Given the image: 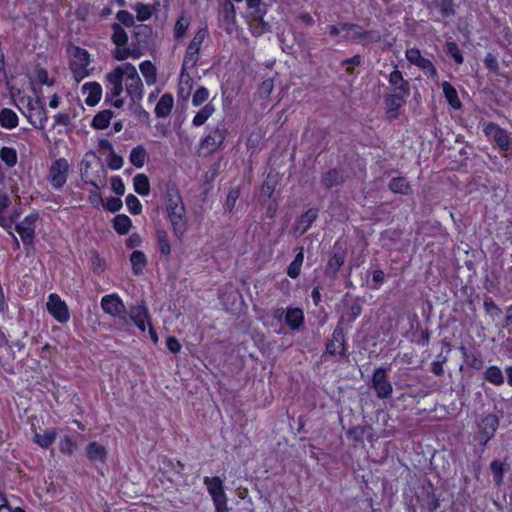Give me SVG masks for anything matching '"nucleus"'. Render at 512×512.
Segmentation results:
<instances>
[{"instance_id":"obj_9","label":"nucleus","mask_w":512,"mask_h":512,"mask_svg":"<svg viewBox=\"0 0 512 512\" xmlns=\"http://www.w3.org/2000/svg\"><path fill=\"white\" fill-rule=\"evenodd\" d=\"M203 483L214 503L215 512H228V499L224 490L223 480L219 476H206L203 479Z\"/></svg>"},{"instance_id":"obj_26","label":"nucleus","mask_w":512,"mask_h":512,"mask_svg":"<svg viewBox=\"0 0 512 512\" xmlns=\"http://www.w3.org/2000/svg\"><path fill=\"white\" fill-rule=\"evenodd\" d=\"M85 453L88 460L93 463L100 462L105 464L108 456L106 447L96 441L90 442L86 445Z\"/></svg>"},{"instance_id":"obj_19","label":"nucleus","mask_w":512,"mask_h":512,"mask_svg":"<svg viewBox=\"0 0 512 512\" xmlns=\"http://www.w3.org/2000/svg\"><path fill=\"white\" fill-rule=\"evenodd\" d=\"M408 96L389 93L384 95L385 116L389 121H394L399 118L400 110L404 106Z\"/></svg>"},{"instance_id":"obj_28","label":"nucleus","mask_w":512,"mask_h":512,"mask_svg":"<svg viewBox=\"0 0 512 512\" xmlns=\"http://www.w3.org/2000/svg\"><path fill=\"white\" fill-rule=\"evenodd\" d=\"M155 240L161 257L168 260L172 251L168 232L164 229H157L155 232Z\"/></svg>"},{"instance_id":"obj_11","label":"nucleus","mask_w":512,"mask_h":512,"mask_svg":"<svg viewBox=\"0 0 512 512\" xmlns=\"http://www.w3.org/2000/svg\"><path fill=\"white\" fill-rule=\"evenodd\" d=\"M371 386L379 399H387L392 396L393 386L386 368L378 367L374 370L371 377Z\"/></svg>"},{"instance_id":"obj_21","label":"nucleus","mask_w":512,"mask_h":512,"mask_svg":"<svg viewBox=\"0 0 512 512\" xmlns=\"http://www.w3.org/2000/svg\"><path fill=\"white\" fill-rule=\"evenodd\" d=\"M128 315L141 332L146 331V323H151V317L144 302L131 306Z\"/></svg>"},{"instance_id":"obj_24","label":"nucleus","mask_w":512,"mask_h":512,"mask_svg":"<svg viewBox=\"0 0 512 512\" xmlns=\"http://www.w3.org/2000/svg\"><path fill=\"white\" fill-rule=\"evenodd\" d=\"M33 432L32 441L36 445H38L42 449H49L56 440L57 437V429L49 428L46 429L43 433L37 431L34 425L31 428Z\"/></svg>"},{"instance_id":"obj_42","label":"nucleus","mask_w":512,"mask_h":512,"mask_svg":"<svg viewBox=\"0 0 512 512\" xmlns=\"http://www.w3.org/2000/svg\"><path fill=\"white\" fill-rule=\"evenodd\" d=\"M133 188L134 191L141 196L149 195L150 181L148 176L142 173L135 175L133 178Z\"/></svg>"},{"instance_id":"obj_4","label":"nucleus","mask_w":512,"mask_h":512,"mask_svg":"<svg viewBox=\"0 0 512 512\" xmlns=\"http://www.w3.org/2000/svg\"><path fill=\"white\" fill-rule=\"evenodd\" d=\"M67 54L69 57V69L77 83L90 76L92 70L89 68L91 58L90 53L86 49L71 45L67 49Z\"/></svg>"},{"instance_id":"obj_10","label":"nucleus","mask_w":512,"mask_h":512,"mask_svg":"<svg viewBox=\"0 0 512 512\" xmlns=\"http://www.w3.org/2000/svg\"><path fill=\"white\" fill-rule=\"evenodd\" d=\"M124 68L126 94L129 96L133 103L139 102L142 100L144 93L142 80L133 64L126 62L124 63Z\"/></svg>"},{"instance_id":"obj_3","label":"nucleus","mask_w":512,"mask_h":512,"mask_svg":"<svg viewBox=\"0 0 512 512\" xmlns=\"http://www.w3.org/2000/svg\"><path fill=\"white\" fill-rule=\"evenodd\" d=\"M110 40L115 48L112 50V57L117 61H125L128 58L139 59L141 53L136 48H131L129 37L125 29L118 23L114 22L110 26Z\"/></svg>"},{"instance_id":"obj_41","label":"nucleus","mask_w":512,"mask_h":512,"mask_svg":"<svg viewBox=\"0 0 512 512\" xmlns=\"http://www.w3.org/2000/svg\"><path fill=\"white\" fill-rule=\"evenodd\" d=\"M484 379H485V381H487L490 384H493L495 386H501L504 384V381H505L501 369L496 365L489 366L485 370Z\"/></svg>"},{"instance_id":"obj_48","label":"nucleus","mask_w":512,"mask_h":512,"mask_svg":"<svg viewBox=\"0 0 512 512\" xmlns=\"http://www.w3.org/2000/svg\"><path fill=\"white\" fill-rule=\"evenodd\" d=\"M490 470L493 476V482L495 486L500 487L503 484L504 479V463L498 459H495L490 464Z\"/></svg>"},{"instance_id":"obj_25","label":"nucleus","mask_w":512,"mask_h":512,"mask_svg":"<svg viewBox=\"0 0 512 512\" xmlns=\"http://www.w3.org/2000/svg\"><path fill=\"white\" fill-rule=\"evenodd\" d=\"M305 323L304 311L300 307L289 306L286 308L285 324L292 331L300 330Z\"/></svg>"},{"instance_id":"obj_33","label":"nucleus","mask_w":512,"mask_h":512,"mask_svg":"<svg viewBox=\"0 0 512 512\" xmlns=\"http://www.w3.org/2000/svg\"><path fill=\"white\" fill-rule=\"evenodd\" d=\"M174 106V98L171 94L165 93L158 100L155 106V114L159 118H164L170 115Z\"/></svg>"},{"instance_id":"obj_15","label":"nucleus","mask_w":512,"mask_h":512,"mask_svg":"<svg viewBox=\"0 0 512 512\" xmlns=\"http://www.w3.org/2000/svg\"><path fill=\"white\" fill-rule=\"evenodd\" d=\"M166 214L175 237L181 239L188 228L185 206L171 207L170 210L166 211Z\"/></svg>"},{"instance_id":"obj_16","label":"nucleus","mask_w":512,"mask_h":512,"mask_svg":"<svg viewBox=\"0 0 512 512\" xmlns=\"http://www.w3.org/2000/svg\"><path fill=\"white\" fill-rule=\"evenodd\" d=\"M47 310L52 317L59 323H67L70 319V312L68 305L56 293H51L48 296Z\"/></svg>"},{"instance_id":"obj_60","label":"nucleus","mask_w":512,"mask_h":512,"mask_svg":"<svg viewBox=\"0 0 512 512\" xmlns=\"http://www.w3.org/2000/svg\"><path fill=\"white\" fill-rule=\"evenodd\" d=\"M209 96H210L209 90L204 86H200L199 88L196 89V91L194 92V94L192 96V105L194 107L201 106L208 100Z\"/></svg>"},{"instance_id":"obj_18","label":"nucleus","mask_w":512,"mask_h":512,"mask_svg":"<svg viewBox=\"0 0 512 512\" xmlns=\"http://www.w3.org/2000/svg\"><path fill=\"white\" fill-rule=\"evenodd\" d=\"M498 426L499 419L495 414L490 413L481 418L478 423V440L482 446L487 445V443L494 437Z\"/></svg>"},{"instance_id":"obj_37","label":"nucleus","mask_w":512,"mask_h":512,"mask_svg":"<svg viewBox=\"0 0 512 512\" xmlns=\"http://www.w3.org/2000/svg\"><path fill=\"white\" fill-rule=\"evenodd\" d=\"M219 17L227 25H232L236 21V9L230 0H225L220 8Z\"/></svg>"},{"instance_id":"obj_54","label":"nucleus","mask_w":512,"mask_h":512,"mask_svg":"<svg viewBox=\"0 0 512 512\" xmlns=\"http://www.w3.org/2000/svg\"><path fill=\"white\" fill-rule=\"evenodd\" d=\"M362 313V307L358 303H353L349 309L341 316V319L338 323L343 325L344 321L348 323H353Z\"/></svg>"},{"instance_id":"obj_55","label":"nucleus","mask_w":512,"mask_h":512,"mask_svg":"<svg viewBox=\"0 0 512 512\" xmlns=\"http://www.w3.org/2000/svg\"><path fill=\"white\" fill-rule=\"evenodd\" d=\"M77 449L76 442L69 436H64L59 441V450L62 454L71 456Z\"/></svg>"},{"instance_id":"obj_8","label":"nucleus","mask_w":512,"mask_h":512,"mask_svg":"<svg viewBox=\"0 0 512 512\" xmlns=\"http://www.w3.org/2000/svg\"><path fill=\"white\" fill-rule=\"evenodd\" d=\"M206 34V29H199L195 33L189 45L187 46L182 62L181 76H183L184 73L188 75V71L194 69L197 66L199 61L200 49L202 43L205 40Z\"/></svg>"},{"instance_id":"obj_46","label":"nucleus","mask_w":512,"mask_h":512,"mask_svg":"<svg viewBox=\"0 0 512 512\" xmlns=\"http://www.w3.org/2000/svg\"><path fill=\"white\" fill-rule=\"evenodd\" d=\"M0 159L8 168H13L18 161L16 149L8 146L2 147L0 149Z\"/></svg>"},{"instance_id":"obj_49","label":"nucleus","mask_w":512,"mask_h":512,"mask_svg":"<svg viewBox=\"0 0 512 512\" xmlns=\"http://www.w3.org/2000/svg\"><path fill=\"white\" fill-rule=\"evenodd\" d=\"M139 69L143 77L145 78L147 84L150 85L155 83L157 71L155 65L151 61L145 60L141 62L139 65Z\"/></svg>"},{"instance_id":"obj_14","label":"nucleus","mask_w":512,"mask_h":512,"mask_svg":"<svg viewBox=\"0 0 512 512\" xmlns=\"http://www.w3.org/2000/svg\"><path fill=\"white\" fill-rule=\"evenodd\" d=\"M101 308L106 314L117 317L122 321H127L125 304L117 293L103 296L101 299Z\"/></svg>"},{"instance_id":"obj_51","label":"nucleus","mask_w":512,"mask_h":512,"mask_svg":"<svg viewBox=\"0 0 512 512\" xmlns=\"http://www.w3.org/2000/svg\"><path fill=\"white\" fill-rule=\"evenodd\" d=\"M415 66L421 69L424 72V74L429 78H435L438 76V71L435 65L428 58L422 56Z\"/></svg>"},{"instance_id":"obj_45","label":"nucleus","mask_w":512,"mask_h":512,"mask_svg":"<svg viewBox=\"0 0 512 512\" xmlns=\"http://www.w3.org/2000/svg\"><path fill=\"white\" fill-rule=\"evenodd\" d=\"M445 53L454 60L457 65L464 63V56L458 44L454 41H446L444 45Z\"/></svg>"},{"instance_id":"obj_47","label":"nucleus","mask_w":512,"mask_h":512,"mask_svg":"<svg viewBox=\"0 0 512 512\" xmlns=\"http://www.w3.org/2000/svg\"><path fill=\"white\" fill-rule=\"evenodd\" d=\"M167 472H171L174 476L183 477L185 474V465L180 460L164 458L162 461Z\"/></svg>"},{"instance_id":"obj_13","label":"nucleus","mask_w":512,"mask_h":512,"mask_svg":"<svg viewBox=\"0 0 512 512\" xmlns=\"http://www.w3.org/2000/svg\"><path fill=\"white\" fill-rule=\"evenodd\" d=\"M69 164L65 158H59L52 162L48 180L51 186L56 190H61L67 182Z\"/></svg>"},{"instance_id":"obj_29","label":"nucleus","mask_w":512,"mask_h":512,"mask_svg":"<svg viewBox=\"0 0 512 512\" xmlns=\"http://www.w3.org/2000/svg\"><path fill=\"white\" fill-rule=\"evenodd\" d=\"M164 205L166 211L170 210L171 207L178 208L184 205L180 191L175 184L167 185L164 195Z\"/></svg>"},{"instance_id":"obj_43","label":"nucleus","mask_w":512,"mask_h":512,"mask_svg":"<svg viewBox=\"0 0 512 512\" xmlns=\"http://www.w3.org/2000/svg\"><path fill=\"white\" fill-rule=\"evenodd\" d=\"M112 225L119 235H126L132 226V221L127 215L118 214L113 218Z\"/></svg>"},{"instance_id":"obj_56","label":"nucleus","mask_w":512,"mask_h":512,"mask_svg":"<svg viewBox=\"0 0 512 512\" xmlns=\"http://www.w3.org/2000/svg\"><path fill=\"white\" fill-rule=\"evenodd\" d=\"M274 88V81L272 78L263 80L257 89V95L260 99L266 100L269 98Z\"/></svg>"},{"instance_id":"obj_22","label":"nucleus","mask_w":512,"mask_h":512,"mask_svg":"<svg viewBox=\"0 0 512 512\" xmlns=\"http://www.w3.org/2000/svg\"><path fill=\"white\" fill-rule=\"evenodd\" d=\"M388 83L393 88V93L410 96V84L403 76V73L395 66V69L388 75Z\"/></svg>"},{"instance_id":"obj_27","label":"nucleus","mask_w":512,"mask_h":512,"mask_svg":"<svg viewBox=\"0 0 512 512\" xmlns=\"http://www.w3.org/2000/svg\"><path fill=\"white\" fill-rule=\"evenodd\" d=\"M83 93H87L85 103L89 107L96 106L102 98V86L96 81L87 82L82 86Z\"/></svg>"},{"instance_id":"obj_61","label":"nucleus","mask_w":512,"mask_h":512,"mask_svg":"<svg viewBox=\"0 0 512 512\" xmlns=\"http://www.w3.org/2000/svg\"><path fill=\"white\" fill-rule=\"evenodd\" d=\"M134 9L136 11V18L139 21H146L152 16V8L147 4L137 3Z\"/></svg>"},{"instance_id":"obj_36","label":"nucleus","mask_w":512,"mask_h":512,"mask_svg":"<svg viewBox=\"0 0 512 512\" xmlns=\"http://www.w3.org/2000/svg\"><path fill=\"white\" fill-rule=\"evenodd\" d=\"M33 113L28 116V121L33 125L36 129H44L46 123L48 121V113L46 108L41 105L38 108H32Z\"/></svg>"},{"instance_id":"obj_5","label":"nucleus","mask_w":512,"mask_h":512,"mask_svg":"<svg viewBox=\"0 0 512 512\" xmlns=\"http://www.w3.org/2000/svg\"><path fill=\"white\" fill-rule=\"evenodd\" d=\"M349 356L348 344L345 338L344 327L341 323H337L334 328L331 338L328 339L325 345V351L322 357L327 360L331 358L334 362H339Z\"/></svg>"},{"instance_id":"obj_32","label":"nucleus","mask_w":512,"mask_h":512,"mask_svg":"<svg viewBox=\"0 0 512 512\" xmlns=\"http://www.w3.org/2000/svg\"><path fill=\"white\" fill-rule=\"evenodd\" d=\"M344 182L342 171L338 168L329 169L323 174L321 184L326 190H330L334 186L341 185Z\"/></svg>"},{"instance_id":"obj_34","label":"nucleus","mask_w":512,"mask_h":512,"mask_svg":"<svg viewBox=\"0 0 512 512\" xmlns=\"http://www.w3.org/2000/svg\"><path fill=\"white\" fill-rule=\"evenodd\" d=\"M130 263L133 274L140 276L147 266V257L143 251L134 250L130 255Z\"/></svg>"},{"instance_id":"obj_59","label":"nucleus","mask_w":512,"mask_h":512,"mask_svg":"<svg viewBox=\"0 0 512 512\" xmlns=\"http://www.w3.org/2000/svg\"><path fill=\"white\" fill-rule=\"evenodd\" d=\"M91 254H92V258H91L92 270H93L94 274L100 275L106 269V261L104 258H102L99 255V253L96 250H92Z\"/></svg>"},{"instance_id":"obj_1","label":"nucleus","mask_w":512,"mask_h":512,"mask_svg":"<svg viewBox=\"0 0 512 512\" xmlns=\"http://www.w3.org/2000/svg\"><path fill=\"white\" fill-rule=\"evenodd\" d=\"M481 126L492 147L503 159L512 161V133L492 121H485Z\"/></svg>"},{"instance_id":"obj_44","label":"nucleus","mask_w":512,"mask_h":512,"mask_svg":"<svg viewBox=\"0 0 512 512\" xmlns=\"http://www.w3.org/2000/svg\"><path fill=\"white\" fill-rule=\"evenodd\" d=\"M147 159V152L142 145L134 147L129 155L130 163L136 168H142Z\"/></svg>"},{"instance_id":"obj_57","label":"nucleus","mask_w":512,"mask_h":512,"mask_svg":"<svg viewBox=\"0 0 512 512\" xmlns=\"http://www.w3.org/2000/svg\"><path fill=\"white\" fill-rule=\"evenodd\" d=\"M116 19L118 20L117 23L120 24L123 28H134V26H136L133 14L127 10H119L116 13Z\"/></svg>"},{"instance_id":"obj_17","label":"nucleus","mask_w":512,"mask_h":512,"mask_svg":"<svg viewBox=\"0 0 512 512\" xmlns=\"http://www.w3.org/2000/svg\"><path fill=\"white\" fill-rule=\"evenodd\" d=\"M153 29L147 24H138L134 26L132 33V41L130 43L131 48H136L140 53L141 57L144 55V49H146L152 41Z\"/></svg>"},{"instance_id":"obj_6","label":"nucleus","mask_w":512,"mask_h":512,"mask_svg":"<svg viewBox=\"0 0 512 512\" xmlns=\"http://www.w3.org/2000/svg\"><path fill=\"white\" fill-rule=\"evenodd\" d=\"M414 500L415 503L409 506L408 512H435L441 505V500L435 494L434 486L430 481L419 488Z\"/></svg>"},{"instance_id":"obj_62","label":"nucleus","mask_w":512,"mask_h":512,"mask_svg":"<svg viewBox=\"0 0 512 512\" xmlns=\"http://www.w3.org/2000/svg\"><path fill=\"white\" fill-rule=\"evenodd\" d=\"M240 196V189L238 187H233L228 191L224 207L227 211L232 212L235 204Z\"/></svg>"},{"instance_id":"obj_31","label":"nucleus","mask_w":512,"mask_h":512,"mask_svg":"<svg viewBox=\"0 0 512 512\" xmlns=\"http://www.w3.org/2000/svg\"><path fill=\"white\" fill-rule=\"evenodd\" d=\"M441 87L448 105L454 110H460L462 108V102L455 87L448 81H443Z\"/></svg>"},{"instance_id":"obj_50","label":"nucleus","mask_w":512,"mask_h":512,"mask_svg":"<svg viewBox=\"0 0 512 512\" xmlns=\"http://www.w3.org/2000/svg\"><path fill=\"white\" fill-rule=\"evenodd\" d=\"M85 182L87 184L92 185L95 188V190L90 191V193L88 195L89 203L93 207L99 208L100 205L103 204V199H102V195H101V192H100V185L97 183V181L92 180V179H90V180L85 179Z\"/></svg>"},{"instance_id":"obj_58","label":"nucleus","mask_w":512,"mask_h":512,"mask_svg":"<svg viewBox=\"0 0 512 512\" xmlns=\"http://www.w3.org/2000/svg\"><path fill=\"white\" fill-rule=\"evenodd\" d=\"M128 211L132 215H139L142 213L143 207L140 200L133 194H128L125 199Z\"/></svg>"},{"instance_id":"obj_35","label":"nucleus","mask_w":512,"mask_h":512,"mask_svg":"<svg viewBox=\"0 0 512 512\" xmlns=\"http://www.w3.org/2000/svg\"><path fill=\"white\" fill-rule=\"evenodd\" d=\"M19 124L18 115L11 108H2L0 110V126L4 129L12 130Z\"/></svg>"},{"instance_id":"obj_63","label":"nucleus","mask_w":512,"mask_h":512,"mask_svg":"<svg viewBox=\"0 0 512 512\" xmlns=\"http://www.w3.org/2000/svg\"><path fill=\"white\" fill-rule=\"evenodd\" d=\"M276 185L277 181L272 179L271 175L268 174V176L262 183L261 194L268 199L271 198L275 191Z\"/></svg>"},{"instance_id":"obj_40","label":"nucleus","mask_w":512,"mask_h":512,"mask_svg":"<svg viewBox=\"0 0 512 512\" xmlns=\"http://www.w3.org/2000/svg\"><path fill=\"white\" fill-rule=\"evenodd\" d=\"M215 112V106L209 102L204 105L193 117L192 125L194 127H200L206 123V121L213 115Z\"/></svg>"},{"instance_id":"obj_2","label":"nucleus","mask_w":512,"mask_h":512,"mask_svg":"<svg viewBox=\"0 0 512 512\" xmlns=\"http://www.w3.org/2000/svg\"><path fill=\"white\" fill-rule=\"evenodd\" d=\"M125 78L124 64L118 65L112 71L108 72L105 76V103L119 109L124 106V99L121 97L124 87L123 82Z\"/></svg>"},{"instance_id":"obj_23","label":"nucleus","mask_w":512,"mask_h":512,"mask_svg":"<svg viewBox=\"0 0 512 512\" xmlns=\"http://www.w3.org/2000/svg\"><path fill=\"white\" fill-rule=\"evenodd\" d=\"M319 216L318 208H309L295 221L294 230L299 235H304Z\"/></svg>"},{"instance_id":"obj_30","label":"nucleus","mask_w":512,"mask_h":512,"mask_svg":"<svg viewBox=\"0 0 512 512\" xmlns=\"http://www.w3.org/2000/svg\"><path fill=\"white\" fill-rule=\"evenodd\" d=\"M388 188L394 194L409 196L413 194V189L407 178L403 176L393 177L388 183Z\"/></svg>"},{"instance_id":"obj_12","label":"nucleus","mask_w":512,"mask_h":512,"mask_svg":"<svg viewBox=\"0 0 512 512\" xmlns=\"http://www.w3.org/2000/svg\"><path fill=\"white\" fill-rule=\"evenodd\" d=\"M226 137L227 129L225 125L218 123L201 139L200 146L207 149L209 153H214L223 146Z\"/></svg>"},{"instance_id":"obj_39","label":"nucleus","mask_w":512,"mask_h":512,"mask_svg":"<svg viewBox=\"0 0 512 512\" xmlns=\"http://www.w3.org/2000/svg\"><path fill=\"white\" fill-rule=\"evenodd\" d=\"M113 116L114 113L111 110H102L93 117L91 126L97 130L106 129L109 126Z\"/></svg>"},{"instance_id":"obj_52","label":"nucleus","mask_w":512,"mask_h":512,"mask_svg":"<svg viewBox=\"0 0 512 512\" xmlns=\"http://www.w3.org/2000/svg\"><path fill=\"white\" fill-rule=\"evenodd\" d=\"M16 232L20 235L21 240L25 246L33 245L35 238L34 228L22 227L21 225H15Z\"/></svg>"},{"instance_id":"obj_7","label":"nucleus","mask_w":512,"mask_h":512,"mask_svg":"<svg viewBox=\"0 0 512 512\" xmlns=\"http://www.w3.org/2000/svg\"><path fill=\"white\" fill-rule=\"evenodd\" d=\"M341 31H354L352 39L358 40L362 44L369 42H379L381 39L379 31L363 30L362 27L356 23L340 22L338 24L327 26V33L331 37L338 36Z\"/></svg>"},{"instance_id":"obj_38","label":"nucleus","mask_w":512,"mask_h":512,"mask_svg":"<svg viewBox=\"0 0 512 512\" xmlns=\"http://www.w3.org/2000/svg\"><path fill=\"white\" fill-rule=\"evenodd\" d=\"M303 261H304V249H303V247H299L298 252L296 253V255L294 256V259L292 260V262L289 264V266L287 268V275L290 278L296 279L300 276Z\"/></svg>"},{"instance_id":"obj_53","label":"nucleus","mask_w":512,"mask_h":512,"mask_svg":"<svg viewBox=\"0 0 512 512\" xmlns=\"http://www.w3.org/2000/svg\"><path fill=\"white\" fill-rule=\"evenodd\" d=\"M457 4L455 0H439L438 9L441 15L445 18H449L455 15Z\"/></svg>"},{"instance_id":"obj_64","label":"nucleus","mask_w":512,"mask_h":512,"mask_svg":"<svg viewBox=\"0 0 512 512\" xmlns=\"http://www.w3.org/2000/svg\"><path fill=\"white\" fill-rule=\"evenodd\" d=\"M36 79L40 84L46 85L48 87H52L56 83L55 78L50 77L48 71L45 68L36 69Z\"/></svg>"},{"instance_id":"obj_20","label":"nucleus","mask_w":512,"mask_h":512,"mask_svg":"<svg viewBox=\"0 0 512 512\" xmlns=\"http://www.w3.org/2000/svg\"><path fill=\"white\" fill-rule=\"evenodd\" d=\"M347 256V252L342 247H337V244L334 246V251L330 255L326 267H325V273L327 276H329L331 279H336L338 277V273L342 266L345 263Z\"/></svg>"}]
</instances>
